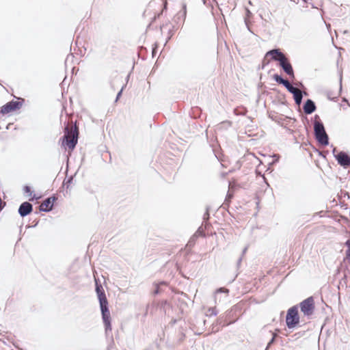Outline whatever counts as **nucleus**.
Segmentation results:
<instances>
[{
  "label": "nucleus",
  "instance_id": "nucleus-37",
  "mask_svg": "<svg viewBox=\"0 0 350 350\" xmlns=\"http://www.w3.org/2000/svg\"><path fill=\"white\" fill-rule=\"evenodd\" d=\"M242 261V256H240L237 260V267H239Z\"/></svg>",
  "mask_w": 350,
  "mask_h": 350
},
{
  "label": "nucleus",
  "instance_id": "nucleus-15",
  "mask_svg": "<svg viewBox=\"0 0 350 350\" xmlns=\"http://www.w3.org/2000/svg\"><path fill=\"white\" fill-rule=\"evenodd\" d=\"M342 74H340V79H339V83H340L339 92H338V95L334 96H332V92H328L327 98L329 100L336 101L337 100V98L339 97V96L340 95L342 90Z\"/></svg>",
  "mask_w": 350,
  "mask_h": 350
},
{
  "label": "nucleus",
  "instance_id": "nucleus-43",
  "mask_svg": "<svg viewBox=\"0 0 350 350\" xmlns=\"http://www.w3.org/2000/svg\"><path fill=\"white\" fill-rule=\"evenodd\" d=\"M342 102L348 103V100L346 98H342Z\"/></svg>",
  "mask_w": 350,
  "mask_h": 350
},
{
  "label": "nucleus",
  "instance_id": "nucleus-21",
  "mask_svg": "<svg viewBox=\"0 0 350 350\" xmlns=\"http://www.w3.org/2000/svg\"><path fill=\"white\" fill-rule=\"evenodd\" d=\"M160 284H165V282H161L159 284H157L153 291L154 295H159L161 293Z\"/></svg>",
  "mask_w": 350,
  "mask_h": 350
},
{
  "label": "nucleus",
  "instance_id": "nucleus-1",
  "mask_svg": "<svg viewBox=\"0 0 350 350\" xmlns=\"http://www.w3.org/2000/svg\"><path fill=\"white\" fill-rule=\"evenodd\" d=\"M95 291L99 302L101 312L102 319L105 325V334L109 336L111 332V319L109 309V302L105 294V291L99 280L95 279Z\"/></svg>",
  "mask_w": 350,
  "mask_h": 350
},
{
  "label": "nucleus",
  "instance_id": "nucleus-25",
  "mask_svg": "<svg viewBox=\"0 0 350 350\" xmlns=\"http://www.w3.org/2000/svg\"><path fill=\"white\" fill-rule=\"evenodd\" d=\"M157 49H158V45L157 43H154L152 46V57H154L157 53Z\"/></svg>",
  "mask_w": 350,
  "mask_h": 350
},
{
  "label": "nucleus",
  "instance_id": "nucleus-45",
  "mask_svg": "<svg viewBox=\"0 0 350 350\" xmlns=\"http://www.w3.org/2000/svg\"><path fill=\"white\" fill-rule=\"evenodd\" d=\"M246 250H247V247H245V248L243 250L242 255H243V254L245 253Z\"/></svg>",
  "mask_w": 350,
  "mask_h": 350
},
{
  "label": "nucleus",
  "instance_id": "nucleus-8",
  "mask_svg": "<svg viewBox=\"0 0 350 350\" xmlns=\"http://www.w3.org/2000/svg\"><path fill=\"white\" fill-rule=\"evenodd\" d=\"M278 62L279 63L280 67L287 75H288L291 79L295 78L293 68L289 59L286 56L278 59Z\"/></svg>",
  "mask_w": 350,
  "mask_h": 350
},
{
  "label": "nucleus",
  "instance_id": "nucleus-10",
  "mask_svg": "<svg viewBox=\"0 0 350 350\" xmlns=\"http://www.w3.org/2000/svg\"><path fill=\"white\" fill-rule=\"evenodd\" d=\"M235 321L228 322L224 316H219L211 325V333L218 332L221 327L230 325Z\"/></svg>",
  "mask_w": 350,
  "mask_h": 350
},
{
  "label": "nucleus",
  "instance_id": "nucleus-14",
  "mask_svg": "<svg viewBox=\"0 0 350 350\" xmlns=\"http://www.w3.org/2000/svg\"><path fill=\"white\" fill-rule=\"evenodd\" d=\"M187 16V4L186 3H182V9L177 13L174 16V20L176 23L180 21L184 23Z\"/></svg>",
  "mask_w": 350,
  "mask_h": 350
},
{
  "label": "nucleus",
  "instance_id": "nucleus-40",
  "mask_svg": "<svg viewBox=\"0 0 350 350\" xmlns=\"http://www.w3.org/2000/svg\"><path fill=\"white\" fill-rule=\"evenodd\" d=\"M177 322V320L176 319H172V321H171V324L172 325H174L176 324Z\"/></svg>",
  "mask_w": 350,
  "mask_h": 350
},
{
  "label": "nucleus",
  "instance_id": "nucleus-36",
  "mask_svg": "<svg viewBox=\"0 0 350 350\" xmlns=\"http://www.w3.org/2000/svg\"><path fill=\"white\" fill-rule=\"evenodd\" d=\"M245 25H246V27H247V28L248 31H250V32H252V31H251V29H250V26H249V25H248V21H247V19H245Z\"/></svg>",
  "mask_w": 350,
  "mask_h": 350
},
{
  "label": "nucleus",
  "instance_id": "nucleus-48",
  "mask_svg": "<svg viewBox=\"0 0 350 350\" xmlns=\"http://www.w3.org/2000/svg\"><path fill=\"white\" fill-rule=\"evenodd\" d=\"M299 85H300L301 86L304 87V85H303V83H302L301 82H300V83H299Z\"/></svg>",
  "mask_w": 350,
  "mask_h": 350
},
{
  "label": "nucleus",
  "instance_id": "nucleus-46",
  "mask_svg": "<svg viewBox=\"0 0 350 350\" xmlns=\"http://www.w3.org/2000/svg\"><path fill=\"white\" fill-rule=\"evenodd\" d=\"M274 157H276V155H275ZM278 158H279V157H278V156H277V159H276L275 160H274V161H273V163H275V162L278 161Z\"/></svg>",
  "mask_w": 350,
  "mask_h": 350
},
{
  "label": "nucleus",
  "instance_id": "nucleus-17",
  "mask_svg": "<svg viewBox=\"0 0 350 350\" xmlns=\"http://www.w3.org/2000/svg\"><path fill=\"white\" fill-rule=\"evenodd\" d=\"M76 173L74 175H71L69 177H67L64 179L63 182V186H66V189H69L70 185L72 183L74 177L75 176Z\"/></svg>",
  "mask_w": 350,
  "mask_h": 350
},
{
  "label": "nucleus",
  "instance_id": "nucleus-2",
  "mask_svg": "<svg viewBox=\"0 0 350 350\" xmlns=\"http://www.w3.org/2000/svg\"><path fill=\"white\" fill-rule=\"evenodd\" d=\"M64 135L62 137V144L66 146L70 150H73L78 142L79 131L76 124L70 130L68 125L66 124L64 130Z\"/></svg>",
  "mask_w": 350,
  "mask_h": 350
},
{
  "label": "nucleus",
  "instance_id": "nucleus-35",
  "mask_svg": "<svg viewBox=\"0 0 350 350\" xmlns=\"http://www.w3.org/2000/svg\"><path fill=\"white\" fill-rule=\"evenodd\" d=\"M197 232L199 233L202 236H205L204 232L202 230H201L200 228H198V230H197Z\"/></svg>",
  "mask_w": 350,
  "mask_h": 350
},
{
  "label": "nucleus",
  "instance_id": "nucleus-19",
  "mask_svg": "<svg viewBox=\"0 0 350 350\" xmlns=\"http://www.w3.org/2000/svg\"><path fill=\"white\" fill-rule=\"evenodd\" d=\"M273 79L276 83L280 85H282L284 81L286 80V79H284L282 75L277 73L273 75Z\"/></svg>",
  "mask_w": 350,
  "mask_h": 350
},
{
  "label": "nucleus",
  "instance_id": "nucleus-7",
  "mask_svg": "<svg viewBox=\"0 0 350 350\" xmlns=\"http://www.w3.org/2000/svg\"><path fill=\"white\" fill-rule=\"evenodd\" d=\"M57 200L56 194L44 199L42 204L39 206V212H51L54 208V204Z\"/></svg>",
  "mask_w": 350,
  "mask_h": 350
},
{
  "label": "nucleus",
  "instance_id": "nucleus-28",
  "mask_svg": "<svg viewBox=\"0 0 350 350\" xmlns=\"http://www.w3.org/2000/svg\"><path fill=\"white\" fill-rule=\"evenodd\" d=\"M275 342V339H274V337H272L271 338V340L269 341V342L267 343L265 350H267Z\"/></svg>",
  "mask_w": 350,
  "mask_h": 350
},
{
  "label": "nucleus",
  "instance_id": "nucleus-32",
  "mask_svg": "<svg viewBox=\"0 0 350 350\" xmlns=\"http://www.w3.org/2000/svg\"><path fill=\"white\" fill-rule=\"evenodd\" d=\"M206 321L205 319L202 320V330H204L205 328Z\"/></svg>",
  "mask_w": 350,
  "mask_h": 350
},
{
  "label": "nucleus",
  "instance_id": "nucleus-29",
  "mask_svg": "<svg viewBox=\"0 0 350 350\" xmlns=\"http://www.w3.org/2000/svg\"><path fill=\"white\" fill-rule=\"evenodd\" d=\"M297 90H298L295 87H294L293 85L288 90H287V91L292 94L295 93Z\"/></svg>",
  "mask_w": 350,
  "mask_h": 350
},
{
  "label": "nucleus",
  "instance_id": "nucleus-3",
  "mask_svg": "<svg viewBox=\"0 0 350 350\" xmlns=\"http://www.w3.org/2000/svg\"><path fill=\"white\" fill-rule=\"evenodd\" d=\"M314 139L322 146L329 145V136L321 120L313 123Z\"/></svg>",
  "mask_w": 350,
  "mask_h": 350
},
{
  "label": "nucleus",
  "instance_id": "nucleus-49",
  "mask_svg": "<svg viewBox=\"0 0 350 350\" xmlns=\"http://www.w3.org/2000/svg\"><path fill=\"white\" fill-rule=\"evenodd\" d=\"M247 14H250V12L249 10H247Z\"/></svg>",
  "mask_w": 350,
  "mask_h": 350
},
{
  "label": "nucleus",
  "instance_id": "nucleus-33",
  "mask_svg": "<svg viewBox=\"0 0 350 350\" xmlns=\"http://www.w3.org/2000/svg\"><path fill=\"white\" fill-rule=\"evenodd\" d=\"M346 256L350 261V248L346 250Z\"/></svg>",
  "mask_w": 350,
  "mask_h": 350
},
{
  "label": "nucleus",
  "instance_id": "nucleus-38",
  "mask_svg": "<svg viewBox=\"0 0 350 350\" xmlns=\"http://www.w3.org/2000/svg\"><path fill=\"white\" fill-rule=\"evenodd\" d=\"M345 244L348 247L347 249H350V240H347Z\"/></svg>",
  "mask_w": 350,
  "mask_h": 350
},
{
  "label": "nucleus",
  "instance_id": "nucleus-13",
  "mask_svg": "<svg viewBox=\"0 0 350 350\" xmlns=\"http://www.w3.org/2000/svg\"><path fill=\"white\" fill-rule=\"evenodd\" d=\"M266 57H271V59L275 62H278V59L280 58L284 57L285 55L281 51V50L278 48L273 49L271 50L268 51L265 53Z\"/></svg>",
  "mask_w": 350,
  "mask_h": 350
},
{
  "label": "nucleus",
  "instance_id": "nucleus-22",
  "mask_svg": "<svg viewBox=\"0 0 350 350\" xmlns=\"http://www.w3.org/2000/svg\"><path fill=\"white\" fill-rule=\"evenodd\" d=\"M210 218V213H209V209L208 207H206V212L204 213L203 215V220L204 222H206Z\"/></svg>",
  "mask_w": 350,
  "mask_h": 350
},
{
  "label": "nucleus",
  "instance_id": "nucleus-41",
  "mask_svg": "<svg viewBox=\"0 0 350 350\" xmlns=\"http://www.w3.org/2000/svg\"><path fill=\"white\" fill-rule=\"evenodd\" d=\"M332 152H333V155H334V154H336V148H335V147H334V148H333Z\"/></svg>",
  "mask_w": 350,
  "mask_h": 350
},
{
  "label": "nucleus",
  "instance_id": "nucleus-9",
  "mask_svg": "<svg viewBox=\"0 0 350 350\" xmlns=\"http://www.w3.org/2000/svg\"><path fill=\"white\" fill-rule=\"evenodd\" d=\"M334 158L337 161L338 165L343 168L347 169L350 167V156L345 151H339L334 154Z\"/></svg>",
  "mask_w": 350,
  "mask_h": 350
},
{
  "label": "nucleus",
  "instance_id": "nucleus-20",
  "mask_svg": "<svg viewBox=\"0 0 350 350\" xmlns=\"http://www.w3.org/2000/svg\"><path fill=\"white\" fill-rule=\"evenodd\" d=\"M269 117L273 120V121H275V122H278V123H280L281 121L283 120V118L278 115L277 113H270L269 115Z\"/></svg>",
  "mask_w": 350,
  "mask_h": 350
},
{
  "label": "nucleus",
  "instance_id": "nucleus-5",
  "mask_svg": "<svg viewBox=\"0 0 350 350\" xmlns=\"http://www.w3.org/2000/svg\"><path fill=\"white\" fill-rule=\"evenodd\" d=\"M301 312L306 317H310L313 314L315 309L314 299L312 296H310L299 304Z\"/></svg>",
  "mask_w": 350,
  "mask_h": 350
},
{
  "label": "nucleus",
  "instance_id": "nucleus-12",
  "mask_svg": "<svg viewBox=\"0 0 350 350\" xmlns=\"http://www.w3.org/2000/svg\"><path fill=\"white\" fill-rule=\"evenodd\" d=\"M304 112L306 115H310L317 110V106L314 100L308 98L303 105Z\"/></svg>",
  "mask_w": 350,
  "mask_h": 350
},
{
  "label": "nucleus",
  "instance_id": "nucleus-4",
  "mask_svg": "<svg viewBox=\"0 0 350 350\" xmlns=\"http://www.w3.org/2000/svg\"><path fill=\"white\" fill-rule=\"evenodd\" d=\"M299 320L298 306L295 305L288 308L286 315V327L290 329L295 328L299 325Z\"/></svg>",
  "mask_w": 350,
  "mask_h": 350
},
{
  "label": "nucleus",
  "instance_id": "nucleus-24",
  "mask_svg": "<svg viewBox=\"0 0 350 350\" xmlns=\"http://www.w3.org/2000/svg\"><path fill=\"white\" fill-rule=\"evenodd\" d=\"M268 57L265 55L262 61V69H264L265 67L269 64V60L267 59Z\"/></svg>",
  "mask_w": 350,
  "mask_h": 350
},
{
  "label": "nucleus",
  "instance_id": "nucleus-42",
  "mask_svg": "<svg viewBox=\"0 0 350 350\" xmlns=\"http://www.w3.org/2000/svg\"><path fill=\"white\" fill-rule=\"evenodd\" d=\"M301 93L303 94V97L304 96H308V93L306 92L301 91Z\"/></svg>",
  "mask_w": 350,
  "mask_h": 350
},
{
  "label": "nucleus",
  "instance_id": "nucleus-23",
  "mask_svg": "<svg viewBox=\"0 0 350 350\" xmlns=\"http://www.w3.org/2000/svg\"><path fill=\"white\" fill-rule=\"evenodd\" d=\"M23 191L25 193H28L29 196H31L33 193V191L31 190V187L28 185L24 186Z\"/></svg>",
  "mask_w": 350,
  "mask_h": 350
},
{
  "label": "nucleus",
  "instance_id": "nucleus-16",
  "mask_svg": "<svg viewBox=\"0 0 350 350\" xmlns=\"http://www.w3.org/2000/svg\"><path fill=\"white\" fill-rule=\"evenodd\" d=\"M293 97L295 103L297 105H300L301 104L303 100V94L301 93V90H297L295 93L293 94Z\"/></svg>",
  "mask_w": 350,
  "mask_h": 350
},
{
  "label": "nucleus",
  "instance_id": "nucleus-51",
  "mask_svg": "<svg viewBox=\"0 0 350 350\" xmlns=\"http://www.w3.org/2000/svg\"><path fill=\"white\" fill-rule=\"evenodd\" d=\"M275 331H276V332H280V329H275Z\"/></svg>",
  "mask_w": 350,
  "mask_h": 350
},
{
  "label": "nucleus",
  "instance_id": "nucleus-39",
  "mask_svg": "<svg viewBox=\"0 0 350 350\" xmlns=\"http://www.w3.org/2000/svg\"><path fill=\"white\" fill-rule=\"evenodd\" d=\"M270 332L272 333V337H274V339H276V338L278 336L277 333L272 332L271 331H270Z\"/></svg>",
  "mask_w": 350,
  "mask_h": 350
},
{
  "label": "nucleus",
  "instance_id": "nucleus-44",
  "mask_svg": "<svg viewBox=\"0 0 350 350\" xmlns=\"http://www.w3.org/2000/svg\"><path fill=\"white\" fill-rule=\"evenodd\" d=\"M232 198V196L228 193L226 198V201L227 200V198Z\"/></svg>",
  "mask_w": 350,
  "mask_h": 350
},
{
  "label": "nucleus",
  "instance_id": "nucleus-18",
  "mask_svg": "<svg viewBox=\"0 0 350 350\" xmlns=\"http://www.w3.org/2000/svg\"><path fill=\"white\" fill-rule=\"evenodd\" d=\"M218 314V310H217L216 307H210L207 312L206 313V317H212V316H217Z\"/></svg>",
  "mask_w": 350,
  "mask_h": 350
},
{
  "label": "nucleus",
  "instance_id": "nucleus-6",
  "mask_svg": "<svg viewBox=\"0 0 350 350\" xmlns=\"http://www.w3.org/2000/svg\"><path fill=\"white\" fill-rule=\"evenodd\" d=\"M24 101V98H18V100H12L8 102L1 107L0 113L4 115L21 109Z\"/></svg>",
  "mask_w": 350,
  "mask_h": 350
},
{
  "label": "nucleus",
  "instance_id": "nucleus-11",
  "mask_svg": "<svg viewBox=\"0 0 350 350\" xmlns=\"http://www.w3.org/2000/svg\"><path fill=\"white\" fill-rule=\"evenodd\" d=\"M33 205L29 202H24L18 207V213L21 217H25L32 213Z\"/></svg>",
  "mask_w": 350,
  "mask_h": 350
},
{
  "label": "nucleus",
  "instance_id": "nucleus-34",
  "mask_svg": "<svg viewBox=\"0 0 350 350\" xmlns=\"http://www.w3.org/2000/svg\"><path fill=\"white\" fill-rule=\"evenodd\" d=\"M319 120H321L319 116L317 115V114L314 115V122L315 121H319Z\"/></svg>",
  "mask_w": 350,
  "mask_h": 350
},
{
  "label": "nucleus",
  "instance_id": "nucleus-50",
  "mask_svg": "<svg viewBox=\"0 0 350 350\" xmlns=\"http://www.w3.org/2000/svg\"><path fill=\"white\" fill-rule=\"evenodd\" d=\"M33 198H35L36 200H38L39 198H36V197L35 196V195H34V196H33Z\"/></svg>",
  "mask_w": 350,
  "mask_h": 350
},
{
  "label": "nucleus",
  "instance_id": "nucleus-26",
  "mask_svg": "<svg viewBox=\"0 0 350 350\" xmlns=\"http://www.w3.org/2000/svg\"><path fill=\"white\" fill-rule=\"evenodd\" d=\"M228 292H229V290L228 288H223V287L219 288L216 290V293H228Z\"/></svg>",
  "mask_w": 350,
  "mask_h": 350
},
{
  "label": "nucleus",
  "instance_id": "nucleus-31",
  "mask_svg": "<svg viewBox=\"0 0 350 350\" xmlns=\"http://www.w3.org/2000/svg\"><path fill=\"white\" fill-rule=\"evenodd\" d=\"M185 338V334L183 332L180 333V336L178 339V342H181Z\"/></svg>",
  "mask_w": 350,
  "mask_h": 350
},
{
  "label": "nucleus",
  "instance_id": "nucleus-27",
  "mask_svg": "<svg viewBox=\"0 0 350 350\" xmlns=\"http://www.w3.org/2000/svg\"><path fill=\"white\" fill-rule=\"evenodd\" d=\"M282 85L286 89V90H288L291 86H292V84L287 80L286 79L284 83H282Z\"/></svg>",
  "mask_w": 350,
  "mask_h": 350
},
{
  "label": "nucleus",
  "instance_id": "nucleus-47",
  "mask_svg": "<svg viewBox=\"0 0 350 350\" xmlns=\"http://www.w3.org/2000/svg\"><path fill=\"white\" fill-rule=\"evenodd\" d=\"M38 224V221L36 223V224H34L33 226H32V227H36Z\"/></svg>",
  "mask_w": 350,
  "mask_h": 350
},
{
  "label": "nucleus",
  "instance_id": "nucleus-30",
  "mask_svg": "<svg viewBox=\"0 0 350 350\" xmlns=\"http://www.w3.org/2000/svg\"><path fill=\"white\" fill-rule=\"evenodd\" d=\"M122 88L118 92V94L116 95V102H117L118 100L120 97L122 96Z\"/></svg>",
  "mask_w": 350,
  "mask_h": 350
}]
</instances>
